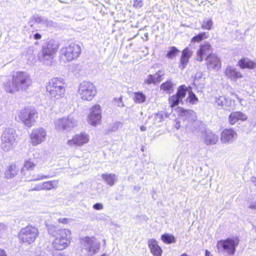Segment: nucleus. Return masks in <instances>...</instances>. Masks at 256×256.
Returning <instances> with one entry per match:
<instances>
[{"label":"nucleus","instance_id":"obj_18","mask_svg":"<svg viewBox=\"0 0 256 256\" xmlns=\"http://www.w3.org/2000/svg\"><path fill=\"white\" fill-rule=\"evenodd\" d=\"M206 66L210 70H218L221 67V62L219 58L215 54L208 56L206 58Z\"/></svg>","mask_w":256,"mask_h":256},{"label":"nucleus","instance_id":"obj_20","mask_svg":"<svg viewBox=\"0 0 256 256\" xmlns=\"http://www.w3.org/2000/svg\"><path fill=\"white\" fill-rule=\"evenodd\" d=\"M236 137V132L232 129H225L221 134V140L224 143H232Z\"/></svg>","mask_w":256,"mask_h":256},{"label":"nucleus","instance_id":"obj_35","mask_svg":"<svg viewBox=\"0 0 256 256\" xmlns=\"http://www.w3.org/2000/svg\"><path fill=\"white\" fill-rule=\"evenodd\" d=\"M208 36V34L205 32H201V33H200L199 34H198V35L194 36L192 38V42H201L202 40L206 39V38H207Z\"/></svg>","mask_w":256,"mask_h":256},{"label":"nucleus","instance_id":"obj_19","mask_svg":"<svg viewBox=\"0 0 256 256\" xmlns=\"http://www.w3.org/2000/svg\"><path fill=\"white\" fill-rule=\"evenodd\" d=\"M202 138L204 144L208 146L215 144L218 140V136L210 130H204L202 133Z\"/></svg>","mask_w":256,"mask_h":256},{"label":"nucleus","instance_id":"obj_6","mask_svg":"<svg viewBox=\"0 0 256 256\" xmlns=\"http://www.w3.org/2000/svg\"><path fill=\"white\" fill-rule=\"evenodd\" d=\"M64 84L60 79L54 78L48 82L46 88L52 98L58 100L64 96L66 90Z\"/></svg>","mask_w":256,"mask_h":256},{"label":"nucleus","instance_id":"obj_54","mask_svg":"<svg viewBox=\"0 0 256 256\" xmlns=\"http://www.w3.org/2000/svg\"><path fill=\"white\" fill-rule=\"evenodd\" d=\"M205 256H212L210 252H209L208 250H206L205 251Z\"/></svg>","mask_w":256,"mask_h":256},{"label":"nucleus","instance_id":"obj_21","mask_svg":"<svg viewBox=\"0 0 256 256\" xmlns=\"http://www.w3.org/2000/svg\"><path fill=\"white\" fill-rule=\"evenodd\" d=\"M192 52L188 48H184L182 52V54L180 59L179 68L181 70L184 69L189 61V58L192 56Z\"/></svg>","mask_w":256,"mask_h":256},{"label":"nucleus","instance_id":"obj_32","mask_svg":"<svg viewBox=\"0 0 256 256\" xmlns=\"http://www.w3.org/2000/svg\"><path fill=\"white\" fill-rule=\"evenodd\" d=\"M214 23L211 18H206L202 24V28L204 30H210L212 28Z\"/></svg>","mask_w":256,"mask_h":256},{"label":"nucleus","instance_id":"obj_5","mask_svg":"<svg viewBox=\"0 0 256 256\" xmlns=\"http://www.w3.org/2000/svg\"><path fill=\"white\" fill-rule=\"evenodd\" d=\"M238 244L239 240L237 238H227L218 240L216 244V248L219 253L232 256L234 254Z\"/></svg>","mask_w":256,"mask_h":256},{"label":"nucleus","instance_id":"obj_47","mask_svg":"<svg viewBox=\"0 0 256 256\" xmlns=\"http://www.w3.org/2000/svg\"><path fill=\"white\" fill-rule=\"evenodd\" d=\"M116 102V104L117 105V106H119V107H124V104L123 103L122 101V97H120L118 98H115L114 99Z\"/></svg>","mask_w":256,"mask_h":256},{"label":"nucleus","instance_id":"obj_1","mask_svg":"<svg viewBox=\"0 0 256 256\" xmlns=\"http://www.w3.org/2000/svg\"><path fill=\"white\" fill-rule=\"evenodd\" d=\"M32 80L30 74L24 71L14 72L12 78L4 83V90L10 94L26 92L32 86Z\"/></svg>","mask_w":256,"mask_h":256},{"label":"nucleus","instance_id":"obj_14","mask_svg":"<svg viewBox=\"0 0 256 256\" xmlns=\"http://www.w3.org/2000/svg\"><path fill=\"white\" fill-rule=\"evenodd\" d=\"M46 137V132L42 128L34 129L30 134V142L33 146H36L44 142Z\"/></svg>","mask_w":256,"mask_h":256},{"label":"nucleus","instance_id":"obj_37","mask_svg":"<svg viewBox=\"0 0 256 256\" xmlns=\"http://www.w3.org/2000/svg\"><path fill=\"white\" fill-rule=\"evenodd\" d=\"M187 88L184 85H182L180 86L177 91L176 94L182 100L185 97L187 92Z\"/></svg>","mask_w":256,"mask_h":256},{"label":"nucleus","instance_id":"obj_10","mask_svg":"<svg viewBox=\"0 0 256 256\" xmlns=\"http://www.w3.org/2000/svg\"><path fill=\"white\" fill-rule=\"evenodd\" d=\"M56 49L57 46L54 40H50L46 44L43 46L41 54H40V62L46 65L50 64Z\"/></svg>","mask_w":256,"mask_h":256},{"label":"nucleus","instance_id":"obj_53","mask_svg":"<svg viewBox=\"0 0 256 256\" xmlns=\"http://www.w3.org/2000/svg\"><path fill=\"white\" fill-rule=\"evenodd\" d=\"M248 208L250 209H256V204L255 202H254L253 204H251L248 206Z\"/></svg>","mask_w":256,"mask_h":256},{"label":"nucleus","instance_id":"obj_43","mask_svg":"<svg viewBox=\"0 0 256 256\" xmlns=\"http://www.w3.org/2000/svg\"><path fill=\"white\" fill-rule=\"evenodd\" d=\"M145 82L148 84H155L156 83L155 80V76H153L152 74L148 75V78L145 80Z\"/></svg>","mask_w":256,"mask_h":256},{"label":"nucleus","instance_id":"obj_33","mask_svg":"<svg viewBox=\"0 0 256 256\" xmlns=\"http://www.w3.org/2000/svg\"><path fill=\"white\" fill-rule=\"evenodd\" d=\"M161 239L164 243L168 244L176 242V238L174 236L168 234L162 235Z\"/></svg>","mask_w":256,"mask_h":256},{"label":"nucleus","instance_id":"obj_28","mask_svg":"<svg viewBox=\"0 0 256 256\" xmlns=\"http://www.w3.org/2000/svg\"><path fill=\"white\" fill-rule=\"evenodd\" d=\"M101 177L110 186H113L117 181V176L114 174H102Z\"/></svg>","mask_w":256,"mask_h":256},{"label":"nucleus","instance_id":"obj_51","mask_svg":"<svg viewBox=\"0 0 256 256\" xmlns=\"http://www.w3.org/2000/svg\"><path fill=\"white\" fill-rule=\"evenodd\" d=\"M34 37L36 40H40L42 36L39 33H36L34 34Z\"/></svg>","mask_w":256,"mask_h":256},{"label":"nucleus","instance_id":"obj_12","mask_svg":"<svg viewBox=\"0 0 256 256\" xmlns=\"http://www.w3.org/2000/svg\"><path fill=\"white\" fill-rule=\"evenodd\" d=\"M80 53V46L74 43H72L68 46L63 47L60 50L62 57H64L68 61H72L76 59Z\"/></svg>","mask_w":256,"mask_h":256},{"label":"nucleus","instance_id":"obj_57","mask_svg":"<svg viewBox=\"0 0 256 256\" xmlns=\"http://www.w3.org/2000/svg\"><path fill=\"white\" fill-rule=\"evenodd\" d=\"M252 182L256 186V178H252Z\"/></svg>","mask_w":256,"mask_h":256},{"label":"nucleus","instance_id":"obj_60","mask_svg":"<svg viewBox=\"0 0 256 256\" xmlns=\"http://www.w3.org/2000/svg\"><path fill=\"white\" fill-rule=\"evenodd\" d=\"M54 256H65L64 255L62 254L61 253L58 254H56Z\"/></svg>","mask_w":256,"mask_h":256},{"label":"nucleus","instance_id":"obj_23","mask_svg":"<svg viewBox=\"0 0 256 256\" xmlns=\"http://www.w3.org/2000/svg\"><path fill=\"white\" fill-rule=\"evenodd\" d=\"M32 18L36 23L40 24L43 26L50 28L54 26V22L46 17H43L36 14L33 16Z\"/></svg>","mask_w":256,"mask_h":256},{"label":"nucleus","instance_id":"obj_4","mask_svg":"<svg viewBox=\"0 0 256 256\" xmlns=\"http://www.w3.org/2000/svg\"><path fill=\"white\" fill-rule=\"evenodd\" d=\"M52 242L53 247L56 250H62L66 248L70 244L71 232L66 228L56 230Z\"/></svg>","mask_w":256,"mask_h":256},{"label":"nucleus","instance_id":"obj_59","mask_svg":"<svg viewBox=\"0 0 256 256\" xmlns=\"http://www.w3.org/2000/svg\"><path fill=\"white\" fill-rule=\"evenodd\" d=\"M118 128L116 126H114L112 130V131H115Z\"/></svg>","mask_w":256,"mask_h":256},{"label":"nucleus","instance_id":"obj_61","mask_svg":"<svg viewBox=\"0 0 256 256\" xmlns=\"http://www.w3.org/2000/svg\"><path fill=\"white\" fill-rule=\"evenodd\" d=\"M101 256H109V255L106 254H103Z\"/></svg>","mask_w":256,"mask_h":256},{"label":"nucleus","instance_id":"obj_25","mask_svg":"<svg viewBox=\"0 0 256 256\" xmlns=\"http://www.w3.org/2000/svg\"><path fill=\"white\" fill-rule=\"evenodd\" d=\"M247 117L243 113L240 112H232L229 116V122L231 124H234L238 120H246Z\"/></svg>","mask_w":256,"mask_h":256},{"label":"nucleus","instance_id":"obj_45","mask_svg":"<svg viewBox=\"0 0 256 256\" xmlns=\"http://www.w3.org/2000/svg\"><path fill=\"white\" fill-rule=\"evenodd\" d=\"M143 5L142 0H134L133 6L136 8H141Z\"/></svg>","mask_w":256,"mask_h":256},{"label":"nucleus","instance_id":"obj_7","mask_svg":"<svg viewBox=\"0 0 256 256\" xmlns=\"http://www.w3.org/2000/svg\"><path fill=\"white\" fill-rule=\"evenodd\" d=\"M18 118L26 126L30 128L34 124L38 112L33 107H26L19 111Z\"/></svg>","mask_w":256,"mask_h":256},{"label":"nucleus","instance_id":"obj_34","mask_svg":"<svg viewBox=\"0 0 256 256\" xmlns=\"http://www.w3.org/2000/svg\"><path fill=\"white\" fill-rule=\"evenodd\" d=\"M179 52L180 50L176 47L172 46L170 48L166 54V56L170 59H172L176 57Z\"/></svg>","mask_w":256,"mask_h":256},{"label":"nucleus","instance_id":"obj_41","mask_svg":"<svg viewBox=\"0 0 256 256\" xmlns=\"http://www.w3.org/2000/svg\"><path fill=\"white\" fill-rule=\"evenodd\" d=\"M164 74V70H158L155 75L156 82H160L162 80V76Z\"/></svg>","mask_w":256,"mask_h":256},{"label":"nucleus","instance_id":"obj_39","mask_svg":"<svg viewBox=\"0 0 256 256\" xmlns=\"http://www.w3.org/2000/svg\"><path fill=\"white\" fill-rule=\"evenodd\" d=\"M187 101L192 104H196L198 102V98L196 94L192 91L189 92V96L187 98Z\"/></svg>","mask_w":256,"mask_h":256},{"label":"nucleus","instance_id":"obj_55","mask_svg":"<svg viewBox=\"0 0 256 256\" xmlns=\"http://www.w3.org/2000/svg\"><path fill=\"white\" fill-rule=\"evenodd\" d=\"M36 256H48L44 252H40L39 254H37Z\"/></svg>","mask_w":256,"mask_h":256},{"label":"nucleus","instance_id":"obj_56","mask_svg":"<svg viewBox=\"0 0 256 256\" xmlns=\"http://www.w3.org/2000/svg\"><path fill=\"white\" fill-rule=\"evenodd\" d=\"M140 129L142 132H144L146 130V128L144 126H141L140 127Z\"/></svg>","mask_w":256,"mask_h":256},{"label":"nucleus","instance_id":"obj_8","mask_svg":"<svg viewBox=\"0 0 256 256\" xmlns=\"http://www.w3.org/2000/svg\"><path fill=\"white\" fill-rule=\"evenodd\" d=\"M16 131L11 128H7L2 132L1 136V148L6 152L12 149L16 144Z\"/></svg>","mask_w":256,"mask_h":256},{"label":"nucleus","instance_id":"obj_52","mask_svg":"<svg viewBox=\"0 0 256 256\" xmlns=\"http://www.w3.org/2000/svg\"><path fill=\"white\" fill-rule=\"evenodd\" d=\"M0 256H8L5 250L0 249Z\"/></svg>","mask_w":256,"mask_h":256},{"label":"nucleus","instance_id":"obj_46","mask_svg":"<svg viewBox=\"0 0 256 256\" xmlns=\"http://www.w3.org/2000/svg\"><path fill=\"white\" fill-rule=\"evenodd\" d=\"M42 190V184H38L36 185V186L34 188H32L30 189L29 190V192H32V191H40Z\"/></svg>","mask_w":256,"mask_h":256},{"label":"nucleus","instance_id":"obj_29","mask_svg":"<svg viewBox=\"0 0 256 256\" xmlns=\"http://www.w3.org/2000/svg\"><path fill=\"white\" fill-rule=\"evenodd\" d=\"M18 168L16 164H11L5 172V176L7 178H12L18 174Z\"/></svg>","mask_w":256,"mask_h":256},{"label":"nucleus","instance_id":"obj_50","mask_svg":"<svg viewBox=\"0 0 256 256\" xmlns=\"http://www.w3.org/2000/svg\"><path fill=\"white\" fill-rule=\"evenodd\" d=\"M68 219L67 218H60L58 220L59 222L66 224L68 222Z\"/></svg>","mask_w":256,"mask_h":256},{"label":"nucleus","instance_id":"obj_30","mask_svg":"<svg viewBox=\"0 0 256 256\" xmlns=\"http://www.w3.org/2000/svg\"><path fill=\"white\" fill-rule=\"evenodd\" d=\"M58 181L50 180L42 183V190H50L56 188L58 186Z\"/></svg>","mask_w":256,"mask_h":256},{"label":"nucleus","instance_id":"obj_40","mask_svg":"<svg viewBox=\"0 0 256 256\" xmlns=\"http://www.w3.org/2000/svg\"><path fill=\"white\" fill-rule=\"evenodd\" d=\"M164 113L162 112H159L154 114V120L155 122H161L164 120Z\"/></svg>","mask_w":256,"mask_h":256},{"label":"nucleus","instance_id":"obj_11","mask_svg":"<svg viewBox=\"0 0 256 256\" xmlns=\"http://www.w3.org/2000/svg\"><path fill=\"white\" fill-rule=\"evenodd\" d=\"M78 94L82 100L90 101L96 95V90L92 82L84 81L79 86Z\"/></svg>","mask_w":256,"mask_h":256},{"label":"nucleus","instance_id":"obj_24","mask_svg":"<svg viewBox=\"0 0 256 256\" xmlns=\"http://www.w3.org/2000/svg\"><path fill=\"white\" fill-rule=\"evenodd\" d=\"M224 74L229 78L234 80H236L238 78L242 77L240 72L236 70L234 68L231 66H228L226 68Z\"/></svg>","mask_w":256,"mask_h":256},{"label":"nucleus","instance_id":"obj_36","mask_svg":"<svg viewBox=\"0 0 256 256\" xmlns=\"http://www.w3.org/2000/svg\"><path fill=\"white\" fill-rule=\"evenodd\" d=\"M182 100H181L180 97L176 94H175L170 98L169 104H170V107L173 108L178 106Z\"/></svg>","mask_w":256,"mask_h":256},{"label":"nucleus","instance_id":"obj_44","mask_svg":"<svg viewBox=\"0 0 256 256\" xmlns=\"http://www.w3.org/2000/svg\"><path fill=\"white\" fill-rule=\"evenodd\" d=\"M48 231L49 234L54 236L56 231V228L53 225H48L47 226Z\"/></svg>","mask_w":256,"mask_h":256},{"label":"nucleus","instance_id":"obj_38","mask_svg":"<svg viewBox=\"0 0 256 256\" xmlns=\"http://www.w3.org/2000/svg\"><path fill=\"white\" fill-rule=\"evenodd\" d=\"M160 88L169 92L173 88V84L171 81H166V82L162 84L160 86Z\"/></svg>","mask_w":256,"mask_h":256},{"label":"nucleus","instance_id":"obj_17","mask_svg":"<svg viewBox=\"0 0 256 256\" xmlns=\"http://www.w3.org/2000/svg\"><path fill=\"white\" fill-rule=\"evenodd\" d=\"M212 48L208 42H204L200 44L199 49L196 52V60L199 62H202L204 56L206 57L210 54H212Z\"/></svg>","mask_w":256,"mask_h":256},{"label":"nucleus","instance_id":"obj_48","mask_svg":"<svg viewBox=\"0 0 256 256\" xmlns=\"http://www.w3.org/2000/svg\"><path fill=\"white\" fill-rule=\"evenodd\" d=\"M6 226L4 224H0V236H2L6 233Z\"/></svg>","mask_w":256,"mask_h":256},{"label":"nucleus","instance_id":"obj_62","mask_svg":"<svg viewBox=\"0 0 256 256\" xmlns=\"http://www.w3.org/2000/svg\"><path fill=\"white\" fill-rule=\"evenodd\" d=\"M180 256H188L186 254H183Z\"/></svg>","mask_w":256,"mask_h":256},{"label":"nucleus","instance_id":"obj_22","mask_svg":"<svg viewBox=\"0 0 256 256\" xmlns=\"http://www.w3.org/2000/svg\"><path fill=\"white\" fill-rule=\"evenodd\" d=\"M148 248L150 249V252L153 256H161L162 254V249L158 245L156 240L152 238L148 241Z\"/></svg>","mask_w":256,"mask_h":256},{"label":"nucleus","instance_id":"obj_16","mask_svg":"<svg viewBox=\"0 0 256 256\" xmlns=\"http://www.w3.org/2000/svg\"><path fill=\"white\" fill-rule=\"evenodd\" d=\"M101 110L99 105H96L90 109L88 116L89 123L92 126L99 124L101 121Z\"/></svg>","mask_w":256,"mask_h":256},{"label":"nucleus","instance_id":"obj_9","mask_svg":"<svg viewBox=\"0 0 256 256\" xmlns=\"http://www.w3.org/2000/svg\"><path fill=\"white\" fill-rule=\"evenodd\" d=\"M38 236V228L32 225L22 228L18 235L20 241L29 244L33 243Z\"/></svg>","mask_w":256,"mask_h":256},{"label":"nucleus","instance_id":"obj_2","mask_svg":"<svg viewBox=\"0 0 256 256\" xmlns=\"http://www.w3.org/2000/svg\"><path fill=\"white\" fill-rule=\"evenodd\" d=\"M41 162L42 159L40 157H36L35 156L30 158L24 161V166L21 170V172L25 176L26 178V181H38L51 177L49 175L46 176L41 174L31 176L30 172L33 170L35 167L40 164Z\"/></svg>","mask_w":256,"mask_h":256},{"label":"nucleus","instance_id":"obj_42","mask_svg":"<svg viewBox=\"0 0 256 256\" xmlns=\"http://www.w3.org/2000/svg\"><path fill=\"white\" fill-rule=\"evenodd\" d=\"M226 98L223 96H220L216 98V102L219 106H224L226 104Z\"/></svg>","mask_w":256,"mask_h":256},{"label":"nucleus","instance_id":"obj_3","mask_svg":"<svg viewBox=\"0 0 256 256\" xmlns=\"http://www.w3.org/2000/svg\"><path fill=\"white\" fill-rule=\"evenodd\" d=\"M81 255L82 256H94L100 250V243L94 236H84L80 240Z\"/></svg>","mask_w":256,"mask_h":256},{"label":"nucleus","instance_id":"obj_13","mask_svg":"<svg viewBox=\"0 0 256 256\" xmlns=\"http://www.w3.org/2000/svg\"><path fill=\"white\" fill-rule=\"evenodd\" d=\"M76 120L71 115L67 118H58L54 122L56 128L58 130L70 131L76 126Z\"/></svg>","mask_w":256,"mask_h":256},{"label":"nucleus","instance_id":"obj_15","mask_svg":"<svg viewBox=\"0 0 256 256\" xmlns=\"http://www.w3.org/2000/svg\"><path fill=\"white\" fill-rule=\"evenodd\" d=\"M89 136L86 132H81L75 135L72 140L68 141L67 144L70 146H81L88 142Z\"/></svg>","mask_w":256,"mask_h":256},{"label":"nucleus","instance_id":"obj_27","mask_svg":"<svg viewBox=\"0 0 256 256\" xmlns=\"http://www.w3.org/2000/svg\"><path fill=\"white\" fill-rule=\"evenodd\" d=\"M180 116L184 119L191 122H194L197 118L196 113L192 110H183L180 112Z\"/></svg>","mask_w":256,"mask_h":256},{"label":"nucleus","instance_id":"obj_26","mask_svg":"<svg viewBox=\"0 0 256 256\" xmlns=\"http://www.w3.org/2000/svg\"><path fill=\"white\" fill-rule=\"evenodd\" d=\"M238 64L242 68L254 69L256 68V62L248 58H242L238 61Z\"/></svg>","mask_w":256,"mask_h":256},{"label":"nucleus","instance_id":"obj_31","mask_svg":"<svg viewBox=\"0 0 256 256\" xmlns=\"http://www.w3.org/2000/svg\"><path fill=\"white\" fill-rule=\"evenodd\" d=\"M146 96L142 92H135L134 93V100L135 102L140 104L146 100Z\"/></svg>","mask_w":256,"mask_h":256},{"label":"nucleus","instance_id":"obj_58","mask_svg":"<svg viewBox=\"0 0 256 256\" xmlns=\"http://www.w3.org/2000/svg\"><path fill=\"white\" fill-rule=\"evenodd\" d=\"M59 1L60 2L63 3V4H66L68 2L66 1L63 0H59Z\"/></svg>","mask_w":256,"mask_h":256},{"label":"nucleus","instance_id":"obj_49","mask_svg":"<svg viewBox=\"0 0 256 256\" xmlns=\"http://www.w3.org/2000/svg\"><path fill=\"white\" fill-rule=\"evenodd\" d=\"M93 208L96 210H102L104 208V206L101 203H96L93 205Z\"/></svg>","mask_w":256,"mask_h":256}]
</instances>
